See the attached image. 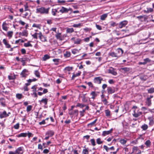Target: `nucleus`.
<instances>
[{"label": "nucleus", "instance_id": "473e14b6", "mask_svg": "<svg viewBox=\"0 0 154 154\" xmlns=\"http://www.w3.org/2000/svg\"><path fill=\"white\" fill-rule=\"evenodd\" d=\"M140 79L142 80L143 81H145L146 79L147 78L145 76L143 75H140Z\"/></svg>", "mask_w": 154, "mask_h": 154}, {"label": "nucleus", "instance_id": "13d9d810", "mask_svg": "<svg viewBox=\"0 0 154 154\" xmlns=\"http://www.w3.org/2000/svg\"><path fill=\"white\" fill-rule=\"evenodd\" d=\"M82 101L83 102H86L87 101V100L86 99V97L85 96V95H84L82 97Z\"/></svg>", "mask_w": 154, "mask_h": 154}, {"label": "nucleus", "instance_id": "a19ab883", "mask_svg": "<svg viewBox=\"0 0 154 154\" xmlns=\"http://www.w3.org/2000/svg\"><path fill=\"white\" fill-rule=\"evenodd\" d=\"M86 105L84 104H81L79 103H77L76 105V107H79L81 108H82L84 107Z\"/></svg>", "mask_w": 154, "mask_h": 154}, {"label": "nucleus", "instance_id": "2f4dec72", "mask_svg": "<svg viewBox=\"0 0 154 154\" xmlns=\"http://www.w3.org/2000/svg\"><path fill=\"white\" fill-rule=\"evenodd\" d=\"M141 127L143 130H146L148 128V126L147 125L144 124Z\"/></svg>", "mask_w": 154, "mask_h": 154}, {"label": "nucleus", "instance_id": "4468645a", "mask_svg": "<svg viewBox=\"0 0 154 154\" xmlns=\"http://www.w3.org/2000/svg\"><path fill=\"white\" fill-rule=\"evenodd\" d=\"M112 131V129H111L110 130L108 131H103L102 135L103 136H105L110 134Z\"/></svg>", "mask_w": 154, "mask_h": 154}, {"label": "nucleus", "instance_id": "6e6552de", "mask_svg": "<svg viewBox=\"0 0 154 154\" xmlns=\"http://www.w3.org/2000/svg\"><path fill=\"white\" fill-rule=\"evenodd\" d=\"M115 91V88L113 87H109L107 88V92L109 94H112Z\"/></svg>", "mask_w": 154, "mask_h": 154}, {"label": "nucleus", "instance_id": "0eeeda50", "mask_svg": "<svg viewBox=\"0 0 154 154\" xmlns=\"http://www.w3.org/2000/svg\"><path fill=\"white\" fill-rule=\"evenodd\" d=\"M108 73H111L113 75H116L117 74V72L115 71L114 69L112 67H110L108 69Z\"/></svg>", "mask_w": 154, "mask_h": 154}, {"label": "nucleus", "instance_id": "412c9836", "mask_svg": "<svg viewBox=\"0 0 154 154\" xmlns=\"http://www.w3.org/2000/svg\"><path fill=\"white\" fill-rule=\"evenodd\" d=\"M120 70L122 71H123V72H129L130 70V69L128 67L122 68L120 69Z\"/></svg>", "mask_w": 154, "mask_h": 154}, {"label": "nucleus", "instance_id": "f3484780", "mask_svg": "<svg viewBox=\"0 0 154 154\" xmlns=\"http://www.w3.org/2000/svg\"><path fill=\"white\" fill-rule=\"evenodd\" d=\"M7 24L5 22H4L2 24V29L5 31H7L8 30V27L7 26Z\"/></svg>", "mask_w": 154, "mask_h": 154}, {"label": "nucleus", "instance_id": "dca6fc26", "mask_svg": "<svg viewBox=\"0 0 154 154\" xmlns=\"http://www.w3.org/2000/svg\"><path fill=\"white\" fill-rule=\"evenodd\" d=\"M145 103L148 106H150L152 104L151 100L149 98H146Z\"/></svg>", "mask_w": 154, "mask_h": 154}, {"label": "nucleus", "instance_id": "c756f323", "mask_svg": "<svg viewBox=\"0 0 154 154\" xmlns=\"http://www.w3.org/2000/svg\"><path fill=\"white\" fill-rule=\"evenodd\" d=\"M82 40L79 38H77L76 40H74V43L75 44H80Z\"/></svg>", "mask_w": 154, "mask_h": 154}, {"label": "nucleus", "instance_id": "3c124183", "mask_svg": "<svg viewBox=\"0 0 154 154\" xmlns=\"http://www.w3.org/2000/svg\"><path fill=\"white\" fill-rule=\"evenodd\" d=\"M82 154H88V151L86 149H83L82 152Z\"/></svg>", "mask_w": 154, "mask_h": 154}, {"label": "nucleus", "instance_id": "a18cd8bd", "mask_svg": "<svg viewBox=\"0 0 154 154\" xmlns=\"http://www.w3.org/2000/svg\"><path fill=\"white\" fill-rule=\"evenodd\" d=\"M90 142L91 143L92 145L93 146H94L96 145V144L95 143V140L94 139H91L90 140Z\"/></svg>", "mask_w": 154, "mask_h": 154}, {"label": "nucleus", "instance_id": "338daca9", "mask_svg": "<svg viewBox=\"0 0 154 154\" xmlns=\"http://www.w3.org/2000/svg\"><path fill=\"white\" fill-rule=\"evenodd\" d=\"M96 26L97 29L99 30H101L102 29L101 26L99 25L96 24Z\"/></svg>", "mask_w": 154, "mask_h": 154}, {"label": "nucleus", "instance_id": "bb28decb", "mask_svg": "<svg viewBox=\"0 0 154 154\" xmlns=\"http://www.w3.org/2000/svg\"><path fill=\"white\" fill-rule=\"evenodd\" d=\"M108 14H104L100 16V19L101 20H104L105 18L107 17Z\"/></svg>", "mask_w": 154, "mask_h": 154}, {"label": "nucleus", "instance_id": "39448f33", "mask_svg": "<svg viewBox=\"0 0 154 154\" xmlns=\"http://www.w3.org/2000/svg\"><path fill=\"white\" fill-rule=\"evenodd\" d=\"M23 147H19L15 151L16 154H23Z\"/></svg>", "mask_w": 154, "mask_h": 154}, {"label": "nucleus", "instance_id": "cd10ccee", "mask_svg": "<svg viewBox=\"0 0 154 154\" xmlns=\"http://www.w3.org/2000/svg\"><path fill=\"white\" fill-rule=\"evenodd\" d=\"M71 55V53L70 52L66 51L64 54V56L65 57H69Z\"/></svg>", "mask_w": 154, "mask_h": 154}, {"label": "nucleus", "instance_id": "5fc2aeb1", "mask_svg": "<svg viewBox=\"0 0 154 154\" xmlns=\"http://www.w3.org/2000/svg\"><path fill=\"white\" fill-rule=\"evenodd\" d=\"M24 11H26L29 10L28 9V6L27 4H26L24 5Z\"/></svg>", "mask_w": 154, "mask_h": 154}, {"label": "nucleus", "instance_id": "6ab92c4d", "mask_svg": "<svg viewBox=\"0 0 154 154\" xmlns=\"http://www.w3.org/2000/svg\"><path fill=\"white\" fill-rule=\"evenodd\" d=\"M117 51L118 52V55H119V57L121 56L123 53V50L120 48H119L117 49Z\"/></svg>", "mask_w": 154, "mask_h": 154}, {"label": "nucleus", "instance_id": "864d4df0", "mask_svg": "<svg viewBox=\"0 0 154 154\" xmlns=\"http://www.w3.org/2000/svg\"><path fill=\"white\" fill-rule=\"evenodd\" d=\"M27 136H28L29 138L30 137H32L33 136V134L29 132V131L26 133Z\"/></svg>", "mask_w": 154, "mask_h": 154}, {"label": "nucleus", "instance_id": "bf43d9fd", "mask_svg": "<svg viewBox=\"0 0 154 154\" xmlns=\"http://www.w3.org/2000/svg\"><path fill=\"white\" fill-rule=\"evenodd\" d=\"M102 101L104 103V104L105 105H106L108 103V101L106 98H104L103 100H102Z\"/></svg>", "mask_w": 154, "mask_h": 154}, {"label": "nucleus", "instance_id": "f03ea898", "mask_svg": "<svg viewBox=\"0 0 154 154\" xmlns=\"http://www.w3.org/2000/svg\"><path fill=\"white\" fill-rule=\"evenodd\" d=\"M103 80V79L101 77H95L94 79V82L97 84H100L101 81Z\"/></svg>", "mask_w": 154, "mask_h": 154}, {"label": "nucleus", "instance_id": "c85d7f7f", "mask_svg": "<svg viewBox=\"0 0 154 154\" xmlns=\"http://www.w3.org/2000/svg\"><path fill=\"white\" fill-rule=\"evenodd\" d=\"M90 94L92 96L91 98L93 99H94L95 97L97 96V94H96L95 91H92V92Z\"/></svg>", "mask_w": 154, "mask_h": 154}, {"label": "nucleus", "instance_id": "a211bd4d", "mask_svg": "<svg viewBox=\"0 0 154 154\" xmlns=\"http://www.w3.org/2000/svg\"><path fill=\"white\" fill-rule=\"evenodd\" d=\"M153 9L151 8H147L146 10L144 11V13H145L148 14L150 12H152L153 11Z\"/></svg>", "mask_w": 154, "mask_h": 154}, {"label": "nucleus", "instance_id": "f257e3e1", "mask_svg": "<svg viewBox=\"0 0 154 154\" xmlns=\"http://www.w3.org/2000/svg\"><path fill=\"white\" fill-rule=\"evenodd\" d=\"M49 8H45L44 7H41L40 8H36V12L37 13H40L41 14H47L49 13Z\"/></svg>", "mask_w": 154, "mask_h": 154}, {"label": "nucleus", "instance_id": "f8f14e48", "mask_svg": "<svg viewBox=\"0 0 154 154\" xmlns=\"http://www.w3.org/2000/svg\"><path fill=\"white\" fill-rule=\"evenodd\" d=\"M134 113L133 114L134 116L135 117L137 118L140 116L142 114V113L141 112H137L135 111V110H134Z\"/></svg>", "mask_w": 154, "mask_h": 154}, {"label": "nucleus", "instance_id": "9d476101", "mask_svg": "<svg viewBox=\"0 0 154 154\" xmlns=\"http://www.w3.org/2000/svg\"><path fill=\"white\" fill-rule=\"evenodd\" d=\"M133 152H137V154H140L141 153V151L139 149H138L137 146H134L133 148Z\"/></svg>", "mask_w": 154, "mask_h": 154}, {"label": "nucleus", "instance_id": "09e8293b", "mask_svg": "<svg viewBox=\"0 0 154 154\" xmlns=\"http://www.w3.org/2000/svg\"><path fill=\"white\" fill-rule=\"evenodd\" d=\"M110 25L111 26L114 27L118 26V24L116 23L115 22L112 21L110 23Z\"/></svg>", "mask_w": 154, "mask_h": 154}, {"label": "nucleus", "instance_id": "6e6d98bb", "mask_svg": "<svg viewBox=\"0 0 154 154\" xmlns=\"http://www.w3.org/2000/svg\"><path fill=\"white\" fill-rule=\"evenodd\" d=\"M33 27H35L38 28L39 29H40V25L39 24H33L32 26Z\"/></svg>", "mask_w": 154, "mask_h": 154}, {"label": "nucleus", "instance_id": "680f3d73", "mask_svg": "<svg viewBox=\"0 0 154 154\" xmlns=\"http://www.w3.org/2000/svg\"><path fill=\"white\" fill-rule=\"evenodd\" d=\"M37 80V79L34 78L32 79H29L27 80L28 82H35Z\"/></svg>", "mask_w": 154, "mask_h": 154}, {"label": "nucleus", "instance_id": "5701e85b", "mask_svg": "<svg viewBox=\"0 0 154 154\" xmlns=\"http://www.w3.org/2000/svg\"><path fill=\"white\" fill-rule=\"evenodd\" d=\"M110 55L112 57H119V55H118V54L112 52L110 54Z\"/></svg>", "mask_w": 154, "mask_h": 154}, {"label": "nucleus", "instance_id": "69168bd1", "mask_svg": "<svg viewBox=\"0 0 154 154\" xmlns=\"http://www.w3.org/2000/svg\"><path fill=\"white\" fill-rule=\"evenodd\" d=\"M103 148L106 150L107 152H108L109 150V148L106 146L104 145L103 146Z\"/></svg>", "mask_w": 154, "mask_h": 154}, {"label": "nucleus", "instance_id": "052dcab7", "mask_svg": "<svg viewBox=\"0 0 154 154\" xmlns=\"http://www.w3.org/2000/svg\"><path fill=\"white\" fill-rule=\"evenodd\" d=\"M38 34V33L35 32L34 33V34L32 35V36L34 38L37 39V35Z\"/></svg>", "mask_w": 154, "mask_h": 154}, {"label": "nucleus", "instance_id": "7c9ffc66", "mask_svg": "<svg viewBox=\"0 0 154 154\" xmlns=\"http://www.w3.org/2000/svg\"><path fill=\"white\" fill-rule=\"evenodd\" d=\"M16 97L18 99H20L23 97V95L21 94H16Z\"/></svg>", "mask_w": 154, "mask_h": 154}, {"label": "nucleus", "instance_id": "9b49d317", "mask_svg": "<svg viewBox=\"0 0 154 154\" xmlns=\"http://www.w3.org/2000/svg\"><path fill=\"white\" fill-rule=\"evenodd\" d=\"M8 116V114H7L6 112L5 111L3 112L2 113H1L0 114V118L1 119L5 118Z\"/></svg>", "mask_w": 154, "mask_h": 154}, {"label": "nucleus", "instance_id": "0e129e2a", "mask_svg": "<svg viewBox=\"0 0 154 154\" xmlns=\"http://www.w3.org/2000/svg\"><path fill=\"white\" fill-rule=\"evenodd\" d=\"M61 33H58L56 35V37L57 39H59L61 38Z\"/></svg>", "mask_w": 154, "mask_h": 154}, {"label": "nucleus", "instance_id": "de8ad7c7", "mask_svg": "<svg viewBox=\"0 0 154 154\" xmlns=\"http://www.w3.org/2000/svg\"><path fill=\"white\" fill-rule=\"evenodd\" d=\"M32 105L28 106L26 108V111L27 112H29L30 111L32 108Z\"/></svg>", "mask_w": 154, "mask_h": 154}, {"label": "nucleus", "instance_id": "ddd939ff", "mask_svg": "<svg viewBox=\"0 0 154 154\" xmlns=\"http://www.w3.org/2000/svg\"><path fill=\"white\" fill-rule=\"evenodd\" d=\"M54 132L52 130L48 131L46 133V135L50 137L54 135Z\"/></svg>", "mask_w": 154, "mask_h": 154}, {"label": "nucleus", "instance_id": "4be33fe9", "mask_svg": "<svg viewBox=\"0 0 154 154\" xmlns=\"http://www.w3.org/2000/svg\"><path fill=\"white\" fill-rule=\"evenodd\" d=\"M0 103L2 106L4 107L6 105L5 103V100L3 98H0Z\"/></svg>", "mask_w": 154, "mask_h": 154}, {"label": "nucleus", "instance_id": "aec40b11", "mask_svg": "<svg viewBox=\"0 0 154 154\" xmlns=\"http://www.w3.org/2000/svg\"><path fill=\"white\" fill-rule=\"evenodd\" d=\"M19 35L23 36H27L28 33L27 30H25L22 32H20Z\"/></svg>", "mask_w": 154, "mask_h": 154}, {"label": "nucleus", "instance_id": "603ef678", "mask_svg": "<svg viewBox=\"0 0 154 154\" xmlns=\"http://www.w3.org/2000/svg\"><path fill=\"white\" fill-rule=\"evenodd\" d=\"M78 115V110L77 109L74 110L73 112V115H75L76 116Z\"/></svg>", "mask_w": 154, "mask_h": 154}, {"label": "nucleus", "instance_id": "2eb2a0df", "mask_svg": "<svg viewBox=\"0 0 154 154\" xmlns=\"http://www.w3.org/2000/svg\"><path fill=\"white\" fill-rule=\"evenodd\" d=\"M69 9L64 7H62L61 9L60 10V12L63 13H67L69 11Z\"/></svg>", "mask_w": 154, "mask_h": 154}, {"label": "nucleus", "instance_id": "c9c22d12", "mask_svg": "<svg viewBox=\"0 0 154 154\" xmlns=\"http://www.w3.org/2000/svg\"><path fill=\"white\" fill-rule=\"evenodd\" d=\"M66 32L67 33H72L74 32V29L73 28H68L66 29Z\"/></svg>", "mask_w": 154, "mask_h": 154}, {"label": "nucleus", "instance_id": "7ed1b4c3", "mask_svg": "<svg viewBox=\"0 0 154 154\" xmlns=\"http://www.w3.org/2000/svg\"><path fill=\"white\" fill-rule=\"evenodd\" d=\"M28 70L25 69H24L20 73V75L23 77H26L29 74Z\"/></svg>", "mask_w": 154, "mask_h": 154}, {"label": "nucleus", "instance_id": "774afa93", "mask_svg": "<svg viewBox=\"0 0 154 154\" xmlns=\"http://www.w3.org/2000/svg\"><path fill=\"white\" fill-rule=\"evenodd\" d=\"M78 51L76 49H74L72 51V53L73 54H75Z\"/></svg>", "mask_w": 154, "mask_h": 154}, {"label": "nucleus", "instance_id": "8fccbe9b", "mask_svg": "<svg viewBox=\"0 0 154 154\" xmlns=\"http://www.w3.org/2000/svg\"><path fill=\"white\" fill-rule=\"evenodd\" d=\"M60 59H53V61L55 63V64L56 65H57L58 64V62Z\"/></svg>", "mask_w": 154, "mask_h": 154}, {"label": "nucleus", "instance_id": "72a5a7b5", "mask_svg": "<svg viewBox=\"0 0 154 154\" xmlns=\"http://www.w3.org/2000/svg\"><path fill=\"white\" fill-rule=\"evenodd\" d=\"M30 41H29L28 43H25L24 45V46L26 47H28L29 46L32 47V45L30 43Z\"/></svg>", "mask_w": 154, "mask_h": 154}, {"label": "nucleus", "instance_id": "79ce46f5", "mask_svg": "<svg viewBox=\"0 0 154 154\" xmlns=\"http://www.w3.org/2000/svg\"><path fill=\"white\" fill-rule=\"evenodd\" d=\"M97 120V119H96L93 122L88 124V126H93L96 123Z\"/></svg>", "mask_w": 154, "mask_h": 154}, {"label": "nucleus", "instance_id": "ea45409f", "mask_svg": "<svg viewBox=\"0 0 154 154\" xmlns=\"http://www.w3.org/2000/svg\"><path fill=\"white\" fill-rule=\"evenodd\" d=\"M37 85H34L32 86L31 88L32 89H33L32 91L33 92H36L37 91Z\"/></svg>", "mask_w": 154, "mask_h": 154}, {"label": "nucleus", "instance_id": "4c0bfd02", "mask_svg": "<svg viewBox=\"0 0 154 154\" xmlns=\"http://www.w3.org/2000/svg\"><path fill=\"white\" fill-rule=\"evenodd\" d=\"M13 34V32L12 31H8L7 33L8 36L9 37V38H11Z\"/></svg>", "mask_w": 154, "mask_h": 154}, {"label": "nucleus", "instance_id": "1a4fd4ad", "mask_svg": "<svg viewBox=\"0 0 154 154\" xmlns=\"http://www.w3.org/2000/svg\"><path fill=\"white\" fill-rule=\"evenodd\" d=\"M149 120V125H152L154 124V118L153 116L149 117L148 118Z\"/></svg>", "mask_w": 154, "mask_h": 154}, {"label": "nucleus", "instance_id": "b1692460", "mask_svg": "<svg viewBox=\"0 0 154 154\" xmlns=\"http://www.w3.org/2000/svg\"><path fill=\"white\" fill-rule=\"evenodd\" d=\"M48 101V99L47 98L42 99L41 100H39L40 104L41 103H43L45 105L47 104Z\"/></svg>", "mask_w": 154, "mask_h": 154}, {"label": "nucleus", "instance_id": "49530a36", "mask_svg": "<svg viewBox=\"0 0 154 154\" xmlns=\"http://www.w3.org/2000/svg\"><path fill=\"white\" fill-rule=\"evenodd\" d=\"M35 75L38 78H40V75L39 72L38 70H35Z\"/></svg>", "mask_w": 154, "mask_h": 154}, {"label": "nucleus", "instance_id": "20e7f679", "mask_svg": "<svg viewBox=\"0 0 154 154\" xmlns=\"http://www.w3.org/2000/svg\"><path fill=\"white\" fill-rule=\"evenodd\" d=\"M39 38L43 42H47L46 38L42 34L41 32H40L38 33Z\"/></svg>", "mask_w": 154, "mask_h": 154}, {"label": "nucleus", "instance_id": "37998d69", "mask_svg": "<svg viewBox=\"0 0 154 154\" xmlns=\"http://www.w3.org/2000/svg\"><path fill=\"white\" fill-rule=\"evenodd\" d=\"M145 144L147 147H149L150 145L151 142L149 140H148L146 141L145 143Z\"/></svg>", "mask_w": 154, "mask_h": 154}, {"label": "nucleus", "instance_id": "c03bdc74", "mask_svg": "<svg viewBox=\"0 0 154 154\" xmlns=\"http://www.w3.org/2000/svg\"><path fill=\"white\" fill-rule=\"evenodd\" d=\"M96 142L98 144H101L103 142L101 140V139L100 138L97 139L96 140Z\"/></svg>", "mask_w": 154, "mask_h": 154}, {"label": "nucleus", "instance_id": "423d86ee", "mask_svg": "<svg viewBox=\"0 0 154 154\" xmlns=\"http://www.w3.org/2000/svg\"><path fill=\"white\" fill-rule=\"evenodd\" d=\"M128 22L127 21L124 20L121 22L119 24V27L120 28H122L125 26L127 24Z\"/></svg>", "mask_w": 154, "mask_h": 154}, {"label": "nucleus", "instance_id": "e2e57ef3", "mask_svg": "<svg viewBox=\"0 0 154 154\" xmlns=\"http://www.w3.org/2000/svg\"><path fill=\"white\" fill-rule=\"evenodd\" d=\"M31 94L34 97L37 98L38 97V96L36 92H33Z\"/></svg>", "mask_w": 154, "mask_h": 154}, {"label": "nucleus", "instance_id": "4d7b16f0", "mask_svg": "<svg viewBox=\"0 0 154 154\" xmlns=\"http://www.w3.org/2000/svg\"><path fill=\"white\" fill-rule=\"evenodd\" d=\"M105 113L106 116H110V111L108 110H107L105 111Z\"/></svg>", "mask_w": 154, "mask_h": 154}, {"label": "nucleus", "instance_id": "393cba45", "mask_svg": "<svg viewBox=\"0 0 154 154\" xmlns=\"http://www.w3.org/2000/svg\"><path fill=\"white\" fill-rule=\"evenodd\" d=\"M81 72H79L76 73V74H73L72 77V79L73 80L74 79V78L77 76H79L81 73Z\"/></svg>", "mask_w": 154, "mask_h": 154}, {"label": "nucleus", "instance_id": "f704fd0d", "mask_svg": "<svg viewBox=\"0 0 154 154\" xmlns=\"http://www.w3.org/2000/svg\"><path fill=\"white\" fill-rule=\"evenodd\" d=\"M148 92L149 94H152L154 92V88H151L148 90Z\"/></svg>", "mask_w": 154, "mask_h": 154}, {"label": "nucleus", "instance_id": "a878e982", "mask_svg": "<svg viewBox=\"0 0 154 154\" xmlns=\"http://www.w3.org/2000/svg\"><path fill=\"white\" fill-rule=\"evenodd\" d=\"M27 136V134H26V133H20L19 134H18L17 136L18 137H26Z\"/></svg>", "mask_w": 154, "mask_h": 154}, {"label": "nucleus", "instance_id": "e433bc0d", "mask_svg": "<svg viewBox=\"0 0 154 154\" xmlns=\"http://www.w3.org/2000/svg\"><path fill=\"white\" fill-rule=\"evenodd\" d=\"M50 58V56L47 54L45 55L42 58L43 60L45 61Z\"/></svg>", "mask_w": 154, "mask_h": 154}, {"label": "nucleus", "instance_id": "58836bf2", "mask_svg": "<svg viewBox=\"0 0 154 154\" xmlns=\"http://www.w3.org/2000/svg\"><path fill=\"white\" fill-rule=\"evenodd\" d=\"M120 142L122 144L124 145L126 143L127 140L124 139H121L120 140Z\"/></svg>", "mask_w": 154, "mask_h": 154}]
</instances>
